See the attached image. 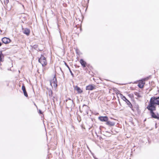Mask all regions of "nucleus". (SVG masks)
<instances>
[{"instance_id": "nucleus-15", "label": "nucleus", "mask_w": 159, "mask_h": 159, "mask_svg": "<svg viewBox=\"0 0 159 159\" xmlns=\"http://www.w3.org/2000/svg\"><path fill=\"white\" fill-rule=\"evenodd\" d=\"M106 124L110 126H113L114 125L115 123L113 122L107 120L106 122Z\"/></svg>"}, {"instance_id": "nucleus-12", "label": "nucleus", "mask_w": 159, "mask_h": 159, "mask_svg": "<svg viewBox=\"0 0 159 159\" xmlns=\"http://www.w3.org/2000/svg\"><path fill=\"white\" fill-rule=\"evenodd\" d=\"M22 89L23 91L24 96L26 97H28V95L26 91L25 86L24 84H23L22 86Z\"/></svg>"}, {"instance_id": "nucleus-10", "label": "nucleus", "mask_w": 159, "mask_h": 159, "mask_svg": "<svg viewBox=\"0 0 159 159\" xmlns=\"http://www.w3.org/2000/svg\"><path fill=\"white\" fill-rule=\"evenodd\" d=\"M108 117L107 116H100L98 117V119L101 121L107 122L108 120Z\"/></svg>"}, {"instance_id": "nucleus-25", "label": "nucleus", "mask_w": 159, "mask_h": 159, "mask_svg": "<svg viewBox=\"0 0 159 159\" xmlns=\"http://www.w3.org/2000/svg\"><path fill=\"white\" fill-rule=\"evenodd\" d=\"M2 43L0 42V47H1L2 46Z\"/></svg>"}, {"instance_id": "nucleus-6", "label": "nucleus", "mask_w": 159, "mask_h": 159, "mask_svg": "<svg viewBox=\"0 0 159 159\" xmlns=\"http://www.w3.org/2000/svg\"><path fill=\"white\" fill-rule=\"evenodd\" d=\"M92 67L89 64H88L87 66L84 68V69L86 71V73H88L90 74V72L93 69Z\"/></svg>"}, {"instance_id": "nucleus-21", "label": "nucleus", "mask_w": 159, "mask_h": 159, "mask_svg": "<svg viewBox=\"0 0 159 159\" xmlns=\"http://www.w3.org/2000/svg\"><path fill=\"white\" fill-rule=\"evenodd\" d=\"M1 1H3L5 4H7L9 2V0H1Z\"/></svg>"}, {"instance_id": "nucleus-9", "label": "nucleus", "mask_w": 159, "mask_h": 159, "mask_svg": "<svg viewBox=\"0 0 159 159\" xmlns=\"http://www.w3.org/2000/svg\"><path fill=\"white\" fill-rule=\"evenodd\" d=\"M79 61L83 68L86 67L87 66L88 64L83 59H80Z\"/></svg>"}, {"instance_id": "nucleus-23", "label": "nucleus", "mask_w": 159, "mask_h": 159, "mask_svg": "<svg viewBox=\"0 0 159 159\" xmlns=\"http://www.w3.org/2000/svg\"><path fill=\"white\" fill-rule=\"evenodd\" d=\"M65 65L68 68H69V67L68 66V65L67 64V63H65Z\"/></svg>"}, {"instance_id": "nucleus-24", "label": "nucleus", "mask_w": 159, "mask_h": 159, "mask_svg": "<svg viewBox=\"0 0 159 159\" xmlns=\"http://www.w3.org/2000/svg\"><path fill=\"white\" fill-rule=\"evenodd\" d=\"M70 73H71V75H72V76H73V73H72V71H71V70H70Z\"/></svg>"}, {"instance_id": "nucleus-2", "label": "nucleus", "mask_w": 159, "mask_h": 159, "mask_svg": "<svg viewBox=\"0 0 159 159\" xmlns=\"http://www.w3.org/2000/svg\"><path fill=\"white\" fill-rule=\"evenodd\" d=\"M147 108L150 111L152 118L159 120V114L158 113L155 114L153 112L156 110V108L147 107Z\"/></svg>"}, {"instance_id": "nucleus-3", "label": "nucleus", "mask_w": 159, "mask_h": 159, "mask_svg": "<svg viewBox=\"0 0 159 159\" xmlns=\"http://www.w3.org/2000/svg\"><path fill=\"white\" fill-rule=\"evenodd\" d=\"M39 62L43 66H45L47 64L46 58L43 55H41L40 58L39 59Z\"/></svg>"}, {"instance_id": "nucleus-18", "label": "nucleus", "mask_w": 159, "mask_h": 159, "mask_svg": "<svg viewBox=\"0 0 159 159\" xmlns=\"http://www.w3.org/2000/svg\"><path fill=\"white\" fill-rule=\"evenodd\" d=\"M120 97L125 102H126L128 100L126 98V97L121 94H120Z\"/></svg>"}, {"instance_id": "nucleus-27", "label": "nucleus", "mask_w": 159, "mask_h": 159, "mask_svg": "<svg viewBox=\"0 0 159 159\" xmlns=\"http://www.w3.org/2000/svg\"><path fill=\"white\" fill-rule=\"evenodd\" d=\"M34 105L36 106V105L35 103H34Z\"/></svg>"}, {"instance_id": "nucleus-8", "label": "nucleus", "mask_w": 159, "mask_h": 159, "mask_svg": "<svg viewBox=\"0 0 159 159\" xmlns=\"http://www.w3.org/2000/svg\"><path fill=\"white\" fill-rule=\"evenodd\" d=\"M95 89V85L93 84H89L86 87V90H92Z\"/></svg>"}, {"instance_id": "nucleus-14", "label": "nucleus", "mask_w": 159, "mask_h": 159, "mask_svg": "<svg viewBox=\"0 0 159 159\" xmlns=\"http://www.w3.org/2000/svg\"><path fill=\"white\" fill-rule=\"evenodd\" d=\"M23 32L24 34H25L27 36H28L30 34V31L29 29L25 28V29Z\"/></svg>"}, {"instance_id": "nucleus-11", "label": "nucleus", "mask_w": 159, "mask_h": 159, "mask_svg": "<svg viewBox=\"0 0 159 159\" xmlns=\"http://www.w3.org/2000/svg\"><path fill=\"white\" fill-rule=\"evenodd\" d=\"M74 89L77 91L78 93L80 94L83 93V91L78 86H75L74 87Z\"/></svg>"}, {"instance_id": "nucleus-5", "label": "nucleus", "mask_w": 159, "mask_h": 159, "mask_svg": "<svg viewBox=\"0 0 159 159\" xmlns=\"http://www.w3.org/2000/svg\"><path fill=\"white\" fill-rule=\"evenodd\" d=\"M145 79H143L139 81L138 86L139 88L142 89L144 87L145 84Z\"/></svg>"}, {"instance_id": "nucleus-4", "label": "nucleus", "mask_w": 159, "mask_h": 159, "mask_svg": "<svg viewBox=\"0 0 159 159\" xmlns=\"http://www.w3.org/2000/svg\"><path fill=\"white\" fill-rule=\"evenodd\" d=\"M57 78L55 76L54 77L53 79L50 81V85L52 87L56 88L57 86Z\"/></svg>"}, {"instance_id": "nucleus-22", "label": "nucleus", "mask_w": 159, "mask_h": 159, "mask_svg": "<svg viewBox=\"0 0 159 159\" xmlns=\"http://www.w3.org/2000/svg\"><path fill=\"white\" fill-rule=\"evenodd\" d=\"M39 114H43V112H42L40 110H39Z\"/></svg>"}, {"instance_id": "nucleus-17", "label": "nucleus", "mask_w": 159, "mask_h": 159, "mask_svg": "<svg viewBox=\"0 0 159 159\" xmlns=\"http://www.w3.org/2000/svg\"><path fill=\"white\" fill-rule=\"evenodd\" d=\"M134 94L137 97V98H140L142 97L141 95L139 92H135Z\"/></svg>"}, {"instance_id": "nucleus-7", "label": "nucleus", "mask_w": 159, "mask_h": 159, "mask_svg": "<svg viewBox=\"0 0 159 159\" xmlns=\"http://www.w3.org/2000/svg\"><path fill=\"white\" fill-rule=\"evenodd\" d=\"M2 41L3 43L7 44H8L11 42V40L10 39L8 38L4 37L2 39Z\"/></svg>"}, {"instance_id": "nucleus-1", "label": "nucleus", "mask_w": 159, "mask_h": 159, "mask_svg": "<svg viewBox=\"0 0 159 159\" xmlns=\"http://www.w3.org/2000/svg\"><path fill=\"white\" fill-rule=\"evenodd\" d=\"M159 105V97H152L150 99L147 107L156 108V105Z\"/></svg>"}, {"instance_id": "nucleus-26", "label": "nucleus", "mask_w": 159, "mask_h": 159, "mask_svg": "<svg viewBox=\"0 0 159 159\" xmlns=\"http://www.w3.org/2000/svg\"><path fill=\"white\" fill-rule=\"evenodd\" d=\"M68 68L69 69V71H70V70H70V67H69V68Z\"/></svg>"}, {"instance_id": "nucleus-20", "label": "nucleus", "mask_w": 159, "mask_h": 159, "mask_svg": "<svg viewBox=\"0 0 159 159\" xmlns=\"http://www.w3.org/2000/svg\"><path fill=\"white\" fill-rule=\"evenodd\" d=\"M128 96L131 98L132 99L134 98V95L133 93H130L128 94Z\"/></svg>"}, {"instance_id": "nucleus-13", "label": "nucleus", "mask_w": 159, "mask_h": 159, "mask_svg": "<svg viewBox=\"0 0 159 159\" xmlns=\"http://www.w3.org/2000/svg\"><path fill=\"white\" fill-rule=\"evenodd\" d=\"M125 102L127 103V105L128 106L132 109V110L134 111V109H133V106L130 102L129 100H128L127 101Z\"/></svg>"}, {"instance_id": "nucleus-19", "label": "nucleus", "mask_w": 159, "mask_h": 159, "mask_svg": "<svg viewBox=\"0 0 159 159\" xmlns=\"http://www.w3.org/2000/svg\"><path fill=\"white\" fill-rule=\"evenodd\" d=\"M48 95L50 97H52V91L51 90H49L48 91Z\"/></svg>"}, {"instance_id": "nucleus-16", "label": "nucleus", "mask_w": 159, "mask_h": 159, "mask_svg": "<svg viewBox=\"0 0 159 159\" xmlns=\"http://www.w3.org/2000/svg\"><path fill=\"white\" fill-rule=\"evenodd\" d=\"M4 56L2 52H0V63L3 61Z\"/></svg>"}]
</instances>
